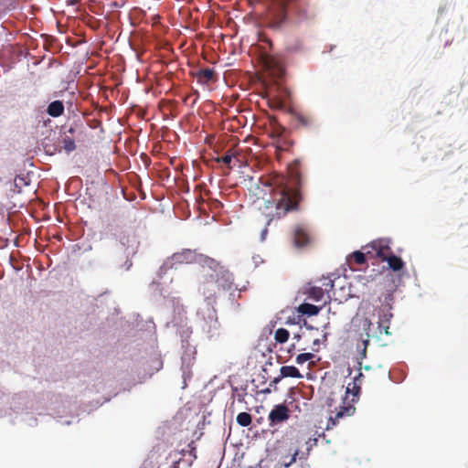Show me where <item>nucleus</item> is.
Listing matches in <instances>:
<instances>
[{
	"mask_svg": "<svg viewBox=\"0 0 468 468\" xmlns=\"http://www.w3.org/2000/svg\"><path fill=\"white\" fill-rule=\"evenodd\" d=\"M389 326V323L388 320L385 319H379L378 320V330L379 334H382V327Z\"/></svg>",
	"mask_w": 468,
	"mask_h": 468,
	"instance_id": "nucleus-30",
	"label": "nucleus"
},
{
	"mask_svg": "<svg viewBox=\"0 0 468 468\" xmlns=\"http://www.w3.org/2000/svg\"><path fill=\"white\" fill-rule=\"evenodd\" d=\"M384 261L388 263V268L393 271H399L405 268V262L402 259L393 254L384 258Z\"/></svg>",
	"mask_w": 468,
	"mask_h": 468,
	"instance_id": "nucleus-12",
	"label": "nucleus"
},
{
	"mask_svg": "<svg viewBox=\"0 0 468 468\" xmlns=\"http://www.w3.org/2000/svg\"><path fill=\"white\" fill-rule=\"evenodd\" d=\"M321 309V306H316L308 303H303L299 305L298 312L303 315L314 316L317 315Z\"/></svg>",
	"mask_w": 468,
	"mask_h": 468,
	"instance_id": "nucleus-13",
	"label": "nucleus"
},
{
	"mask_svg": "<svg viewBox=\"0 0 468 468\" xmlns=\"http://www.w3.org/2000/svg\"><path fill=\"white\" fill-rule=\"evenodd\" d=\"M280 377L274 378L273 382L277 383L281 378H300L303 377L298 368L293 366H282L280 368Z\"/></svg>",
	"mask_w": 468,
	"mask_h": 468,
	"instance_id": "nucleus-10",
	"label": "nucleus"
},
{
	"mask_svg": "<svg viewBox=\"0 0 468 468\" xmlns=\"http://www.w3.org/2000/svg\"><path fill=\"white\" fill-rule=\"evenodd\" d=\"M266 25L278 30L291 16L296 22H306L316 17L317 11L310 0H268Z\"/></svg>",
	"mask_w": 468,
	"mask_h": 468,
	"instance_id": "nucleus-2",
	"label": "nucleus"
},
{
	"mask_svg": "<svg viewBox=\"0 0 468 468\" xmlns=\"http://www.w3.org/2000/svg\"><path fill=\"white\" fill-rule=\"evenodd\" d=\"M270 125H271V135L272 137H281L285 133V128L278 122L275 117L270 118Z\"/></svg>",
	"mask_w": 468,
	"mask_h": 468,
	"instance_id": "nucleus-15",
	"label": "nucleus"
},
{
	"mask_svg": "<svg viewBox=\"0 0 468 468\" xmlns=\"http://www.w3.org/2000/svg\"><path fill=\"white\" fill-rule=\"evenodd\" d=\"M355 411L356 408L353 405L341 406L335 416L329 417L325 429L327 431L333 429L338 424L340 419L352 416Z\"/></svg>",
	"mask_w": 468,
	"mask_h": 468,
	"instance_id": "nucleus-6",
	"label": "nucleus"
},
{
	"mask_svg": "<svg viewBox=\"0 0 468 468\" xmlns=\"http://www.w3.org/2000/svg\"><path fill=\"white\" fill-rule=\"evenodd\" d=\"M210 282H213V276L211 275L210 276V280H207L204 285H203V293L206 295L207 292H206V290L207 289L208 291V294L206 296L207 298H210L211 296H213L215 293H216V290L215 289H209L208 288V285Z\"/></svg>",
	"mask_w": 468,
	"mask_h": 468,
	"instance_id": "nucleus-26",
	"label": "nucleus"
},
{
	"mask_svg": "<svg viewBox=\"0 0 468 468\" xmlns=\"http://www.w3.org/2000/svg\"><path fill=\"white\" fill-rule=\"evenodd\" d=\"M313 357H314V354H312V353H302L297 356L296 362L298 364H303L306 361L312 359Z\"/></svg>",
	"mask_w": 468,
	"mask_h": 468,
	"instance_id": "nucleus-27",
	"label": "nucleus"
},
{
	"mask_svg": "<svg viewBox=\"0 0 468 468\" xmlns=\"http://www.w3.org/2000/svg\"><path fill=\"white\" fill-rule=\"evenodd\" d=\"M173 265L190 264L197 261V253L191 250H183L171 257Z\"/></svg>",
	"mask_w": 468,
	"mask_h": 468,
	"instance_id": "nucleus-7",
	"label": "nucleus"
},
{
	"mask_svg": "<svg viewBox=\"0 0 468 468\" xmlns=\"http://www.w3.org/2000/svg\"><path fill=\"white\" fill-rule=\"evenodd\" d=\"M251 416L247 412H240L237 416V422L242 427H248L251 424Z\"/></svg>",
	"mask_w": 468,
	"mask_h": 468,
	"instance_id": "nucleus-20",
	"label": "nucleus"
},
{
	"mask_svg": "<svg viewBox=\"0 0 468 468\" xmlns=\"http://www.w3.org/2000/svg\"><path fill=\"white\" fill-rule=\"evenodd\" d=\"M47 112L52 117H58L64 112V105L60 101H54L48 106Z\"/></svg>",
	"mask_w": 468,
	"mask_h": 468,
	"instance_id": "nucleus-14",
	"label": "nucleus"
},
{
	"mask_svg": "<svg viewBox=\"0 0 468 468\" xmlns=\"http://www.w3.org/2000/svg\"><path fill=\"white\" fill-rule=\"evenodd\" d=\"M293 244L297 248H303L309 244L310 234L308 229L302 224H298L292 230Z\"/></svg>",
	"mask_w": 468,
	"mask_h": 468,
	"instance_id": "nucleus-5",
	"label": "nucleus"
},
{
	"mask_svg": "<svg viewBox=\"0 0 468 468\" xmlns=\"http://www.w3.org/2000/svg\"><path fill=\"white\" fill-rule=\"evenodd\" d=\"M294 120L297 122L298 125L304 129H314L316 127V121L314 116L303 113L297 112L294 113Z\"/></svg>",
	"mask_w": 468,
	"mask_h": 468,
	"instance_id": "nucleus-9",
	"label": "nucleus"
},
{
	"mask_svg": "<svg viewBox=\"0 0 468 468\" xmlns=\"http://www.w3.org/2000/svg\"><path fill=\"white\" fill-rule=\"evenodd\" d=\"M62 144H63V148L66 150V152L69 153V152H72L73 150H75L76 148V145H75V142L73 139H71L70 137H68L66 136L65 138H63L62 140Z\"/></svg>",
	"mask_w": 468,
	"mask_h": 468,
	"instance_id": "nucleus-23",
	"label": "nucleus"
},
{
	"mask_svg": "<svg viewBox=\"0 0 468 468\" xmlns=\"http://www.w3.org/2000/svg\"><path fill=\"white\" fill-rule=\"evenodd\" d=\"M392 314L391 313H384L383 314H380L379 315V319H385V320H388V323H390V319L392 318Z\"/></svg>",
	"mask_w": 468,
	"mask_h": 468,
	"instance_id": "nucleus-31",
	"label": "nucleus"
},
{
	"mask_svg": "<svg viewBox=\"0 0 468 468\" xmlns=\"http://www.w3.org/2000/svg\"><path fill=\"white\" fill-rule=\"evenodd\" d=\"M324 285H325L326 287L329 286L330 288H333L334 283L332 281H329L327 283H324Z\"/></svg>",
	"mask_w": 468,
	"mask_h": 468,
	"instance_id": "nucleus-35",
	"label": "nucleus"
},
{
	"mask_svg": "<svg viewBox=\"0 0 468 468\" xmlns=\"http://www.w3.org/2000/svg\"><path fill=\"white\" fill-rule=\"evenodd\" d=\"M289 331L285 328H279L274 334V339L278 343H285L289 339Z\"/></svg>",
	"mask_w": 468,
	"mask_h": 468,
	"instance_id": "nucleus-19",
	"label": "nucleus"
},
{
	"mask_svg": "<svg viewBox=\"0 0 468 468\" xmlns=\"http://www.w3.org/2000/svg\"><path fill=\"white\" fill-rule=\"evenodd\" d=\"M290 418V410L285 404H278L273 407L268 416L270 426H275L286 421Z\"/></svg>",
	"mask_w": 468,
	"mask_h": 468,
	"instance_id": "nucleus-4",
	"label": "nucleus"
},
{
	"mask_svg": "<svg viewBox=\"0 0 468 468\" xmlns=\"http://www.w3.org/2000/svg\"><path fill=\"white\" fill-rule=\"evenodd\" d=\"M300 452L298 450H296L293 454L289 458L288 460V457H285V460L283 461V464L285 467H289L292 463L295 462L296 458L299 457L300 458Z\"/></svg>",
	"mask_w": 468,
	"mask_h": 468,
	"instance_id": "nucleus-29",
	"label": "nucleus"
},
{
	"mask_svg": "<svg viewBox=\"0 0 468 468\" xmlns=\"http://www.w3.org/2000/svg\"><path fill=\"white\" fill-rule=\"evenodd\" d=\"M263 64L266 69L269 70L276 78L281 79L283 76V66L274 58L266 56L263 58Z\"/></svg>",
	"mask_w": 468,
	"mask_h": 468,
	"instance_id": "nucleus-8",
	"label": "nucleus"
},
{
	"mask_svg": "<svg viewBox=\"0 0 468 468\" xmlns=\"http://www.w3.org/2000/svg\"><path fill=\"white\" fill-rule=\"evenodd\" d=\"M371 324H371L370 320H368V319H365V321H364V329H365V330H369V329H370Z\"/></svg>",
	"mask_w": 468,
	"mask_h": 468,
	"instance_id": "nucleus-32",
	"label": "nucleus"
},
{
	"mask_svg": "<svg viewBox=\"0 0 468 468\" xmlns=\"http://www.w3.org/2000/svg\"><path fill=\"white\" fill-rule=\"evenodd\" d=\"M267 96L271 101V103L273 107H275V108H282L283 107V102L282 101V100L278 99L276 95L272 94L271 88L267 90Z\"/></svg>",
	"mask_w": 468,
	"mask_h": 468,
	"instance_id": "nucleus-22",
	"label": "nucleus"
},
{
	"mask_svg": "<svg viewBox=\"0 0 468 468\" xmlns=\"http://www.w3.org/2000/svg\"><path fill=\"white\" fill-rule=\"evenodd\" d=\"M382 333H384L386 335H390L391 332L389 331V326L382 327Z\"/></svg>",
	"mask_w": 468,
	"mask_h": 468,
	"instance_id": "nucleus-34",
	"label": "nucleus"
},
{
	"mask_svg": "<svg viewBox=\"0 0 468 468\" xmlns=\"http://www.w3.org/2000/svg\"><path fill=\"white\" fill-rule=\"evenodd\" d=\"M364 249L367 250V254L378 258L382 261H384V258L392 255L389 239H375L365 246Z\"/></svg>",
	"mask_w": 468,
	"mask_h": 468,
	"instance_id": "nucleus-3",
	"label": "nucleus"
},
{
	"mask_svg": "<svg viewBox=\"0 0 468 468\" xmlns=\"http://www.w3.org/2000/svg\"><path fill=\"white\" fill-rule=\"evenodd\" d=\"M292 176L294 178L296 186H290L288 178L282 175H275L268 180L267 186L270 187L271 198L265 200L263 208L267 226L298 208L302 200L300 188L303 181L298 172L292 171Z\"/></svg>",
	"mask_w": 468,
	"mask_h": 468,
	"instance_id": "nucleus-1",
	"label": "nucleus"
},
{
	"mask_svg": "<svg viewBox=\"0 0 468 468\" xmlns=\"http://www.w3.org/2000/svg\"><path fill=\"white\" fill-rule=\"evenodd\" d=\"M306 293L309 299L314 302H319L324 299V290L321 287L314 286L309 288Z\"/></svg>",
	"mask_w": 468,
	"mask_h": 468,
	"instance_id": "nucleus-17",
	"label": "nucleus"
},
{
	"mask_svg": "<svg viewBox=\"0 0 468 468\" xmlns=\"http://www.w3.org/2000/svg\"><path fill=\"white\" fill-rule=\"evenodd\" d=\"M197 80L201 84H207L212 81L215 77V71L212 69H202L193 73Z\"/></svg>",
	"mask_w": 468,
	"mask_h": 468,
	"instance_id": "nucleus-11",
	"label": "nucleus"
},
{
	"mask_svg": "<svg viewBox=\"0 0 468 468\" xmlns=\"http://www.w3.org/2000/svg\"><path fill=\"white\" fill-rule=\"evenodd\" d=\"M317 441H318V439L317 438H310L307 441H306V451L305 452H300V460H307L309 454H310V452L312 451V449L317 445Z\"/></svg>",
	"mask_w": 468,
	"mask_h": 468,
	"instance_id": "nucleus-18",
	"label": "nucleus"
},
{
	"mask_svg": "<svg viewBox=\"0 0 468 468\" xmlns=\"http://www.w3.org/2000/svg\"><path fill=\"white\" fill-rule=\"evenodd\" d=\"M363 378V374L360 372L357 377H356L352 383H349L346 388V394L352 393L354 397L357 399L359 391H360V383L361 378Z\"/></svg>",
	"mask_w": 468,
	"mask_h": 468,
	"instance_id": "nucleus-16",
	"label": "nucleus"
},
{
	"mask_svg": "<svg viewBox=\"0 0 468 468\" xmlns=\"http://www.w3.org/2000/svg\"><path fill=\"white\" fill-rule=\"evenodd\" d=\"M237 153L233 149H229L226 152L224 155H222L220 158L217 159V162H222L226 165H229L232 161V159L236 156Z\"/></svg>",
	"mask_w": 468,
	"mask_h": 468,
	"instance_id": "nucleus-21",
	"label": "nucleus"
},
{
	"mask_svg": "<svg viewBox=\"0 0 468 468\" xmlns=\"http://www.w3.org/2000/svg\"><path fill=\"white\" fill-rule=\"evenodd\" d=\"M367 339L363 341V343H364V351H363V352H364V354L366 353L367 346V345H368V343H369V334L367 333Z\"/></svg>",
	"mask_w": 468,
	"mask_h": 468,
	"instance_id": "nucleus-33",
	"label": "nucleus"
},
{
	"mask_svg": "<svg viewBox=\"0 0 468 468\" xmlns=\"http://www.w3.org/2000/svg\"><path fill=\"white\" fill-rule=\"evenodd\" d=\"M208 318L210 320V324L207 332H210L211 329H217L218 326V318L216 315V311L214 309L209 310Z\"/></svg>",
	"mask_w": 468,
	"mask_h": 468,
	"instance_id": "nucleus-25",
	"label": "nucleus"
},
{
	"mask_svg": "<svg viewBox=\"0 0 468 468\" xmlns=\"http://www.w3.org/2000/svg\"><path fill=\"white\" fill-rule=\"evenodd\" d=\"M319 344H320V340L319 339H314V342H313L314 346H318Z\"/></svg>",
	"mask_w": 468,
	"mask_h": 468,
	"instance_id": "nucleus-37",
	"label": "nucleus"
},
{
	"mask_svg": "<svg viewBox=\"0 0 468 468\" xmlns=\"http://www.w3.org/2000/svg\"><path fill=\"white\" fill-rule=\"evenodd\" d=\"M300 452L298 450H296L293 454L289 458L288 460V457H285V460L283 461V464L285 467H289L292 463L295 462L296 458L299 457L300 458Z\"/></svg>",
	"mask_w": 468,
	"mask_h": 468,
	"instance_id": "nucleus-28",
	"label": "nucleus"
},
{
	"mask_svg": "<svg viewBox=\"0 0 468 468\" xmlns=\"http://www.w3.org/2000/svg\"><path fill=\"white\" fill-rule=\"evenodd\" d=\"M293 339H295V340L299 341V340L301 339V335H300L299 334H295V335H293Z\"/></svg>",
	"mask_w": 468,
	"mask_h": 468,
	"instance_id": "nucleus-36",
	"label": "nucleus"
},
{
	"mask_svg": "<svg viewBox=\"0 0 468 468\" xmlns=\"http://www.w3.org/2000/svg\"><path fill=\"white\" fill-rule=\"evenodd\" d=\"M366 253L356 250L352 253L351 258L357 265H361L366 262Z\"/></svg>",
	"mask_w": 468,
	"mask_h": 468,
	"instance_id": "nucleus-24",
	"label": "nucleus"
}]
</instances>
